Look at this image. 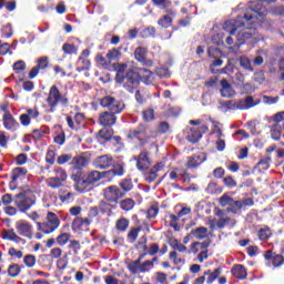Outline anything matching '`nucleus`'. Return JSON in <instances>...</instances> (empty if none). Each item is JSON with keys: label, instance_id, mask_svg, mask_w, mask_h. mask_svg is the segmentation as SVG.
Instances as JSON below:
<instances>
[{"label": "nucleus", "instance_id": "obj_9", "mask_svg": "<svg viewBox=\"0 0 284 284\" xmlns=\"http://www.w3.org/2000/svg\"><path fill=\"white\" fill-rule=\"evenodd\" d=\"M34 227L30 222L26 220H19L16 222V231L19 236H23L24 239H32V231Z\"/></svg>", "mask_w": 284, "mask_h": 284}, {"label": "nucleus", "instance_id": "obj_38", "mask_svg": "<svg viewBox=\"0 0 284 284\" xmlns=\"http://www.w3.org/2000/svg\"><path fill=\"white\" fill-rule=\"evenodd\" d=\"M70 236V233H60L55 239V243H58L60 246L68 245Z\"/></svg>", "mask_w": 284, "mask_h": 284}, {"label": "nucleus", "instance_id": "obj_59", "mask_svg": "<svg viewBox=\"0 0 284 284\" xmlns=\"http://www.w3.org/2000/svg\"><path fill=\"white\" fill-rule=\"evenodd\" d=\"M49 60H48V57H42L38 60V68L40 70H45V68H48L49 65Z\"/></svg>", "mask_w": 284, "mask_h": 284}, {"label": "nucleus", "instance_id": "obj_44", "mask_svg": "<svg viewBox=\"0 0 284 284\" xmlns=\"http://www.w3.org/2000/svg\"><path fill=\"white\" fill-rule=\"evenodd\" d=\"M159 26H161V28H170V26H172V16L166 14L163 16L159 21H158Z\"/></svg>", "mask_w": 284, "mask_h": 284}, {"label": "nucleus", "instance_id": "obj_28", "mask_svg": "<svg viewBox=\"0 0 284 284\" xmlns=\"http://www.w3.org/2000/svg\"><path fill=\"white\" fill-rule=\"evenodd\" d=\"M77 72H83L90 70V60L88 58H84L83 55H80L77 62Z\"/></svg>", "mask_w": 284, "mask_h": 284}, {"label": "nucleus", "instance_id": "obj_23", "mask_svg": "<svg viewBox=\"0 0 284 284\" xmlns=\"http://www.w3.org/2000/svg\"><path fill=\"white\" fill-rule=\"evenodd\" d=\"M3 126L6 130H10L11 132H14L19 128V122L14 120L12 114L6 113L3 115Z\"/></svg>", "mask_w": 284, "mask_h": 284}, {"label": "nucleus", "instance_id": "obj_55", "mask_svg": "<svg viewBox=\"0 0 284 284\" xmlns=\"http://www.w3.org/2000/svg\"><path fill=\"white\" fill-rule=\"evenodd\" d=\"M70 161H72L71 154H62L58 156L57 163L59 165H65V163H69Z\"/></svg>", "mask_w": 284, "mask_h": 284}, {"label": "nucleus", "instance_id": "obj_41", "mask_svg": "<svg viewBox=\"0 0 284 284\" xmlns=\"http://www.w3.org/2000/svg\"><path fill=\"white\" fill-rule=\"evenodd\" d=\"M121 57V50L113 48L106 53L108 61H116V59H120Z\"/></svg>", "mask_w": 284, "mask_h": 284}, {"label": "nucleus", "instance_id": "obj_2", "mask_svg": "<svg viewBox=\"0 0 284 284\" xmlns=\"http://www.w3.org/2000/svg\"><path fill=\"white\" fill-rule=\"evenodd\" d=\"M116 70V81L119 83L124 82V85L129 92H134V88L139 85V73L134 71L132 65L129 67L128 63L118 64Z\"/></svg>", "mask_w": 284, "mask_h": 284}, {"label": "nucleus", "instance_id": "obj_56", "mask_svg": "<svg viewBox=\"0 0 284 284\" xmlns=\"http://www.w3.org/2000/svg\"><path fill=\"white\" fill-rule=\"evenodd\" d=\"M154 6H158L161 10H165V8H170L171 2L168 0H153Z\"/></svg>", "mask_w": 284, "mask_h": 284}, {"label": "nucleus", "instance_id": "obj_57", "mask_svg": "<svg viewBox=\"0 0 284 284\" xmlns=\"http://www.w3.org/2000/svg\"><path fill=\"white\" fill-rule=\"evenodd\" d=\"M60 201L62 203H72V201H74V193L69 192L64 195H60Z\"/></svg>", "mask_w": 284, "mask_h": 284}, {"label": "nucleus", "instance_id": "obj_64", "mask_svg": "<svg viewBox=\"0 0 284 284\" xmlns=\"http://www.w3.org/2000/svg\"><path fill=\"white\" fill-rule=\"evenodd\" d=\"M275 124L284 125V111L274 115Z\"/></svg>", "mask_w": 284, "mask_h": 284}, {"label": "nucleus", "instance_id": "obj_24", "mask_svg": "<svg viewBox=\"0 0 284 284\" xmlns=\"http://www.w3.org/2000/svg\"><path fill=\"white\" fill-rule=\"evenodd\" d=\"M90 163V160L83 155H78L72 159L71 165H73L74 170H81L83 168H87V165Z\"/></svg>", "mask_w": 284, "mask_h": 284}, {"label": "nucleus", "instance_id": "obj_48", "mask_svg": "<svg viewBox=\"0 0 284 284\" xmlns=\"http://www.w3.org/2000/svg\"><path fill=\"white\" fill-rule=\"evenodd\" d=\"M53 178L58 179L62 183H65V181L68 179V173H65V170L58 168V169H55V176H53Z\"/></svg>", "mask_w": 284, "mask_h": 284}, {"label": "nucleus", "instance_id": "obj_60", "mask_svg": "<svg viewBox=\"0 0 284 284\" xmlns=\"http://www.w3.org/2000/svg\"><path fill=\"white\" fill-rule=\"evenodd\" d=\"M159 214V206H151L146 213V219H156Z\"/></svg>", "mask_w": 284, "mask_h": 284}, {"label": "nucleus", "instance_id": "obj_30", "mask_svg": "<svg viewBox=\"0 0 284 284\" xmlns=\"http://www.w3.org/2000/svg\"><path fill=\"white\" fill-rule=\"evenodd\" d=\"M231 272L233 276H235V278H245L247 276V271L245 270V266L241 264L234 265Z\"/></svg>", "mask_w": 284, "mask_h": 284}, {"label": "nucleus", "instance_id": "obj_12", "mask_svg": "<svg viewBox=\"0 0 284 284\" xmlns=\"http://www.w3.org/2000/svg\"><path fill=\"white\" fill-rule=\"evenodd\" d=\"M112 163H114V159L111 155H100L93 160V168L95 170H108L112 168Z\"/></svg>", "mask_w": 284, "mask_h": 284}, {"label": "nucleus", "instance_id": "obj_3", "mask_svg": "<svg viewBox=\"0 0 284 284\" xmlns=\"http://www.w3.org/2000/svg\"><path fill=\"white\" fill-rule=\"evenodd\" d=\"M258 21H263L258 19V14L253 16V19L251 18L245 26H242L244 29L240 30L236 36L240 45H243L245 41L250 40L251 43H256V41H258L256 38V26H258Z\"/></svg>", "mask_w": 284, "mask_h": 284}, {"label": "nucleus", "instance_id": "obj_53", "mask_svg": "<svg viewBox=\"0 0 284 284\" xmlns=\"http://www.w3.org/2000/svg\"><path fill=\"white\" fill-rule=\"evenodd\" d=\"M23 263L24 265H27V267H34V265L37 264V257L34 255H26L23 258Z\"/></svg>", "mask_w": 284, "mask_h": 284}, {"label": "nucleus", "instance_id": "obj_21", "mask_svg": "<svg viewBox=\"0 0 284 284\" xmlns=\"http://www.w3.org/2000/svg\"><path fill=\"white\" fill-rule=\"evenodd\" d=\"M139 77L143 81V83H146V85H150V83H154V73L145 68L140 69L138 72V84Z\"/></svg>", "mask_w": 284, "mask_h": 284}, {"label": "nucleus", "instance_id": "obj_63", "mask_svg": "<svg viewBox=\"0 0 284 284\" xmlns=\"http://www.w3.org/2000/svg\"><path fill=\"white\" fill-rule=\"evenodd\" d=\"M1 32H2V37H4V39H10V37H12V27L6 26L2 28Z\"/></svg>", "mask_w": 284, "mask_h": 284}, {"label": "nucleus", "instance_id": "obj_26", "mask_svg": "<svg viewBox=\"0 0 284 284\" xmlns=\"http://www.w3.org/2000/svg\"><path fill=\"white\" fill-rule=\"evenodd\" d=\"M205 161H206V158L204 153H201L199 155H193L189 158L187 168H199V165H201V163H205Z\"/></svg>", "mask_w": 284, "mask_h": 284}, {"label": "nucleus", "instance_id": "obj_1", "mask_svg": "<svg viewBox=\"0 0 284 284\" xmlns=\"http://www.w3.org/2000/svg\"><path fill=\"white\" fill-rule=\"evenodd\" d=\"M266 14L267 9H265V7L261 4V2H257L255 7H250V9L244 13V17H239L236 20L225 21L223 24V30H225V32H229V34L233 36L236 33V30H239V28L245 26V23H247L251 19H254V17H257L260 21H265Z\"/></svg>", "mask_w": 284, "mask_h": 284}, {"label": "nucleus", "instance_id": "obj_14", "mask_svg": "<svg viewBox=\"0 0 284 284\" xmlns=\"http://www.w3.org/2000/svg\"><path fill=\"white\" fill-rule=\"evenodd\" d=\"M31 119H39L38 108L27 109V113H23L20 115L21 125H24V128H28V125H30Z\"/></svg>", "mask_w": 284, "mask_h": 284}, {"label": "nucleus", "instance_id": "obj_35", "mask_svg": "<svg viewBox=\"0 0 284 284\" xmlns=\"http://www.w3.org/2000/svg\"><path fill=\"white\" fill-rule=\"evenodd\" d=\"M26 174H28V170L26 168H16L12 171V183H14L17 181V179L21 178V176H26Z\"/></svg>", "mask_w": 284, "mask_h": 284}, {"label": "nucleus", "instance_id": "obj_42", "mask_svg": "<svg viewBox=\"0 0 284 284\" xmlns=\"http://www.w3.org/2000/svg\"><path fill=\"white\" fill-rule=\"evenodd\" d=\"M271 136L273 141H278L281 139V124H274L271 128Z\"/></svg>", "mask_w": 284, "mask_h": 284}, {"label": "nucleus", "instance_id": "obj_22", "mask_svg": "<svg viewBox=\"0 0 284 284\" xmlns=\"http://www.w3.org/2000/svg\"><path fill=\"white\" fill-rule=\"evenodd\" d=\"M83 172L77 171L71 175L72 181L75 183V190L78 192H85V180L82 179Z\"/></svg>", "mask_w": 284, "mask_h": 284}, {"label": "nucleus", "instance_id": "obj_17", "mask_svg": "<svg viewBox=\"0 0 284 284\" xmlns=\"http://www.w3.org/2000/svg\"><path fill=\"white\" fill-rule=\"evenodd\" d=\"M145 256H148V254L142 253L136 261L129 264V270L132 272V274H141L148 272V268H143V264H141V261H143Z\"/></svg>", "mask_w": 284, "mask_h": 284}, {"label": "nucleus", "instance_id": "obj_58", "mask_svg": "<svg viewBox=\"0 0 284 284\" xmlns=\"http://www.w3.org/2000/svg\"><path fill=\"white\" fill-rule=\"evenodd\" d=\"M69 247L73 251V254H79V250H81V243H79L77 240H72Z\"/></svg>", "mask_w": 284, "mask_h": 284}, {"label": "nucleus", "instance_id": "obj_33", "mask_svg": "<svg viewBox=\"0 0 284 284\" xmlns=\"http://www.w3.org/2000/svg\"><path fill=\"white\" fill-rule=\"evenodd\" d=\"M201 132H199V129L193 128L191 129L189 135H187V140L190 141V143H199V141H201Z\"/></svg>", "mask_w": 284, "mask_h": 284}, {"label": "nucleus", "instance_id": "obj_36", "mask_svg": "<svg viewBox=\"0 0 284 284\" xmlns=\"http://www.w3.org/2000/svg\"><path fill=\"white\" fill-rule=\"evenodd\" d=\"M129 226H130V220L125 217L118 220L115 224L116 230H119L120 232H125V230H128Z\"/></svg>", "mask_w": 284, "mask_h": 284}, {"label": "nucleus", "instance_id": "obj_27", "mask_svg": "<svg viewBox=\"0 0 284 284\" xmlns=\"http://www.w3.org/2000/svg\"><path fill=\"white\" fill-rule=\"evenodd\" d=\"M136 168L140 170H148V168H150V160L148 159L146 152L140 153L136 162Z\"/></svg>", "mask_w": 284, "mask_h": 284}, {"label": "nucleus", "instance_id": "obj_29", "mask_svg": "<svg viewBox=\"0 0 284 284\" xmlns=\"http://www.w3.org/2000/svg\"><path fill=\"white\" fill-rule=\"evenodd\" d=\"M148 132V126L145 124H140L136 129L131 130L128 133V139H136V136H143Z\"/></svg>", "mask_w": 284, "mask_h": 284}, {"label": "nucleus", "instance_id": "obj_49", "mask_svg": "<svg viewBox=\"0 0 284 284\" xmlns=\"http://www.w3.org/2000/svg\"><path fill=\"white\" fill-rule=\"evenodd\" d=\"M280 99L281 98L278 95L276 97L263 95L262 101L266 105H274V103H278Z\"/></svg>", "mask_w": 284, "mask_h": 284}, {"label": "nucleus", "instance_id": "obj_8", "mask_svg": "<svg viewBox=\"0 0 284 284\" xmlns=\"http://www.w3.org/2000/svg\"><path fill=\"white\" fill-rule=\"evenodd\" d=\"M103 196L109 203H119L124 197V192L116 185L108 186L103 190Z\"/></svg>", "mask_w": 284, "mask_h": 284}, {"label": "nucleus", "instance_id": "obj_51", "mask_svg": "<svg viewBox=\"0 0 284 284\" xmlns=\"http://www.w3.org/2000/svg\"><path fill=\"white\" fill-rule=\"evenodd\" d=\"M112 129H102L99 132L100 139H103L104 141H110V139H112Z\"/></svg>", "mask_w": 284, "mask_h": 284}, {"label": "nucleus", "instance_id": "obj_10", "mask_svg": "<svg viewBox=\"0 0 284 284\" xmlns=\"http://www.w3.org/2000/svg\"><path fill=\"white\" fill-rule=\"evenodd\" d=\"M108 174V172H101V171H90L87 173V176L84 179V190L88 189V185H95V183H99V181H101V179H105V175Z\"/></svg>", "mask_w": 284, "mask_h": 284}, {"label": "nucleus", "instance_id": "obj_34", "mask_svg": "<svg viewBox=\"0 0 284 284\" xmlns=\"http://www.w3.org/2000/svg\"><path fill=\"white\" fill-rule=\"evenodd\" d=\"M4 239H7V241H14V243H21V241H23V239H21V236H19L14 230H8L4 232Z\"/></svg>", "mask_w": 284, "mask_h": 284}, {"label": "nucleus", "instance_id": "obj_37", "mask_svg": "<svg viewBox=\"0 0 284 284\" xmlns=\"http://www.w3.org/2000/svg\"><path fill=\"white\" fill-rule=\"evenodd\" d=\"M121 210H124L125 212H130V210L134 209V200L132 199H125L120 202Z\"/></svg>", "mask_w": 284, "mask_h": 284}, {"label": "nucleus", "instance_id": "obj_19", "mask_svg": "<svg viewBox=\"0 0 284 284\" xmlns=\"http://www.w3.org/2000/svg\"><path fill=\"white\" fill-rule=\"evenodd\" d=\"M211 243V241L194 242L190 246L189 254H199L201 252H205L207 251V247H210Z\"/></svg>", "mask_w": 284, "mask_h": 284}, {"label": "nucleus", "instance_id": "obj_6", "mask_svg": "<svg viewBox=\"0 0 284 284\" xmlns=\"http://www.w3.org/2000/svg\"><path fill=\"white\" fill-rule=\"evenodd\" d=\"M100 105L106 108L109 112L113 114H121L122 110H125V104L121 100L114 99L112 95H106L100 100Z\"/></svg>", "mask_w": 284, "mask_h": 284}, {"label": "nucleus", "instance_id": "obj_4", "mask_svg": "<svg viewBox=\"0 0 284 284\" xmlns=\"http://www.w3.org/2000/svg\"><path fill=\"white\" fill-rule=\"evenodd\" d=\"M38 232H42V234H52L59 230L61 226V220L55 215L54 212H48L43 222H37Z\"/></svg>", "mask_w": 284, "mask_h": 284}, {"label": "nucleus", "instance_id": "obj_11", "mask_svg": "<svg viewBox=\"0 0 284 284\" xmlns=\"http://www.w3.org/2000/svg\"><path fill=\"white\" fill-rule=\"evenodd\" d=\"M14 203L17 207L20 210V212H28V210H30V207H32V205H34L37 201L32 199H28L26 197V195L20 193L16 196Z\"/></svg>", "mask_w": 284, "mask_h": 284}, {"label": "nucleus", "instance_id": "obj_16", "mask_svg": "<svg viewBox=\"0 0 284 284\" xmlns=\"http://www.w3.org/2000/svg\"><path fill=\"white\" fill-rule=\"evenodd\" d=\"M220 93L221 97H223L224 99H231V97H234V94H236V92L234 91V88H232V84H230V82L225 79H222L220 81Z\"/></svg>", "mask_w": 284, "mask_h": 284}, {"label": "nucleus", "instance_id": "obj_13", "mask_svg": "<svg viewBox=\"0 0 284 284\" xmlns=\"http://www.w3.org/2000/svg\"><path fill=\"white\" fill-rule=\"evenodd\" d=\"M98 121L103 128H112L116 123V113L104 111L100 113Z\"/></svg>", "mask_w": 284, "mask_h": 284}, {"label": "nucleus", "instance_id": "obj_43", "mask_svg": "<svg viewBox=\"0 0 284 284\" xmlns=\"http://www.w3.org/2000/svg\"><path fill=\"white\" fill-rule=\"evenodd\" d=\"M62 50L64 54H77V52H79L77 45L70 43H64Z\"/></svg>", "mask_w": 284, "mask_h": 284}, {"label": "nucleus", "instance_id": "obj_50", "mask_svg": "<svg viewBox=\"0 0 284 284\" xmlns=\"http://www.w3.org/2000/svg\"><path fill=\"white\" fill-rule=\"evenodd\" d=\"M143 120L146 121V123H150V121H154V109L149 108L143 111Z\"/></svg>", "mask_w": 284, "mask_h": 284}, {"label": "nucleus", "instance_id": "obj_52", "mask_svg": "<svg viewBox=\"0 0 284 284\" xmlns=\"http://www.w3.org/2000/svg\"><path fill=\"white\" fill-rule=\"evenodd\" d=\"M20 273H21V267H19V265L17 264H12L8 268V274L9 276H11V278H16V276Z\"/></svg>", "mask_w": 284, "mask_h": 284}, {"label": "nucleus", "instance_id": "obj_7", "mask_svg": "<svg viewBox=\"0 0 284 284\" xmlns=\"http://www.w3.org/2000/svg\"><path fill=\"white\" fill-rule=\"evenodd\" d=\"M219 203L221 207H227L224 212H232L233 214H237L239 210H241V201H235L234 199L230 197L227 194H223L219 199Z\"/></svg>", "mask_w": 284, "mask_h": 284}, {"label": "nucleus", "instance_id": "obj_15", "mask_svg": "<svg viewBox=\"0 0 284 284\" xmlns=\"http://www.w3.org/2000/svg\"><path fill=\"white\" fill-rule=\"evenodd\" d=\"M163 170H165V162L156 163L145 175V180L149 181V183H154L159 176V173L163 172Z\"/></svg>", "mask_w": 284, "mask_h": 284}, {"label": "nucleus", "instance_id": "obj_39", "mask_svg": "<svg viewBox=\"0 0 284 284\" xmlns=\"http://www.w3.org/2000/svg\"><path fill=\"white\" fill-rule=\"evenodd\" d=\"M240 65L244 68V70H248V72H254V68H252V61L248 60V58L245 55L240 58Z\"/></svg>", "mask_w": 284, "mask_h": 284}, {"label": "nucleus", "instance_id": "obj_61", "mask_svg": "<svg viewBox=\"0 0 284 284\" xmlns=\"http://www.w3.org/2000/svg\"><path fill=\"white\" fill-rule=\"evenodd\" d=\"M63 250H61L60 247H54L50 252L51 258H61Z\"/></svg>", "mask_w": 284, "mask_h": 284}, {"label": "nucleus", "instance_id": "obj_45", "mask_svg": "<svg viewBox=\"0 0 284 284\" xmlns=\"http://www.w3.org/2000/svg\"><path fill=\"white\" fill-rule=\"evenodd\" d=\"M135 59L136 61H145V54H148V50L143 47L135 49Z\"/></svg>", "mask_w": 284, "mask_h": 284}, {"label": "nucleus", "instance_id": "obj_5", "mask_svg": "<svg viewBox=\"0 0 284 284\" xmlns=\"http://www.w3.org/2000/svg\"><path fill=\"white\" fill-rule=\"evenodd\" d=\"M70 103L68 97L65 94H61L59 88L57 85H52L49 90V94L47 98V105L50 108V112H54L57 105H62V108H67Z\"/></svg>", "mask_w": 284, "mask_h": 284}, {"label": "nucleus", "instance_id": "obj_20", "mask_svg": "<svg viewBox=\"0 0 284 284\" xmlns=\"http://www.w3.org/2000/svg\"><path fill=\"white\" fill-rule=\"evenodd\" d=\"M258 103H261V100L254 102V98L247 97L244 100H239L235 104V108L237 110H250V108H254V105H258Z\"/></svg>", "mask_w": 284, "mask_h": 284}, {"label": "nucleus", "instance_id": "obj_18", "mask_svg": "<svg viewBox=\"0 0 284 284\" xmlns=\"http://www.w3.org/2000/svg\"><path fill=\"white\" fill-rule=\"evenodd\" d=\"M215 214L219 216L216 221V227L219 230H223V227H227L232 223V217L227 216L224 210H217Z\"/></svg>", "mask_w": 284, "mask_h": 284}, {"label": "nucleus", "instance_id": "obj_54", "mask_svg": "<svg viewBox=\"0 0 284 284\" xmlns=\"http://www.w3.org/2000/svg\"><path fill=\"white\" fill-rule=\"evenodd\" d=\"M139 232H141V229H131L128 233V239L131 241V243H134L136 239H139Z\"/></svg>", "mask_w": 284, "mask_h": 284}, {"label": "nucleus", "instance_id": "obj_32", "mask_svg": "<svg viewBox=\"0 0 284 284\" xmlns=\"http://www.w3.org/2000/svg\"><path fill=\"white\" fill-rule=\"evenodd\" d=\"M119 187L121 192H124V197L128 192H131L132 187H134V184H132V180L124 179L119 183Z\"/></svg>", "mask_w": 284, "mask_h": 284}, {"label": "nucleus", "instance_id": "obj_47", "mask_svg": "<svg viewBox=\"0 0 284 284\" xmlns=\"http://www.w3.org/2000/svg\"><path fill=\"white\" fill-rule=\"evenodd\" d=\"M106 174L123 176V164H120V163L114 164L113 170L106 171Z\"/></svg>", "mask_w": 284, "mask_h": 284}, {"label": "nucleus", "instance_id": "obj_31", "mask_svg": "<svg viewBox=\"0 0 284 284\" xmlns=\"http://www.w3.org/2000/svg\"><path fill=\"white\" fill-rule=\"evenodd\" d=\"M204 276H209L206 283L212 284L219 276H221V268H215L213 272L207 270L204 272Z\"/></svg>", "mask_w": 284, "mask_h": 284}, {"label": "nucleus", "instance_id": "obj_25", "mask_svg": "<svg viewBox=\"0 0 284 284\" xmlns=\"http://www.w3.org/2000/svg\"><path fill=\"white\" fill-rule=\"evenodd\" d=\"M189 236H193V239H196L197 241H203V239H207V227H196L190 232Z\"/></svg>", "mask_w": 284, "mask_h": 284}, {"label": "nucleus", "instance_id": "obj_40", "mask_svg": "<svg viewBox=\"0 0 284 284\" xmlns=\"http://www.w3.org/2000/svg\"><path fill=\"white\" fill-rule=\"evenodd\" d=\"M257 236L260 239V241H267V239H270V236H272V230H270V227H263L260 229Z\"/></svg>", "mask_w": 284, "mask_h": 284}, {"label": "nucleus", "instance_id": "obj_62", "mask_svg": "<svg viewBox=\"0 0 284 284\" xmlns=\"http://www.w3.org/2000/svg\"><path fill=\"white\" fill-rule=\"evenodd\" d=\"M223 182L226 187H236V180L232 176H226Z\"/></svg>", "mask_w": 284, "mask_h": 284}, {"label": "nucleus", "instance_id": "obj_46", "mask_svg": "<svg viewBox=\"0 0 284 284\" xmlns=\"http://www.w3.org/2000/svg\"><path fill=\"white\" fill-rule=\"evenodd\" d=\"M48 185L49 187H52V190H59V187L63 185V182L53 176L48 179Z\"/></svg>", "mask_w": 284, "mask_h": 284}]
</instances>
